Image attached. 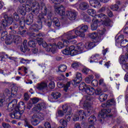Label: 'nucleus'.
<instances>
[{"mask_svg": "<svg viewBox=\"0 0 128 128\" xmlns=\"http://www.w3.org/2000/svg\"><path fill=\"white\" fill-rule=\"evenodd\" d=\"M44 2V0H27L26 4L20 6L18 10V12H20V14L22 16H26V12H30V10L33 14H38L40 12V10L41 8V14H40L38 17V20H39L38 21V24H34L32 26V28L34 30L38 31L42 30V22H46L44 16L48 14V20H52V12L48 10Z\"/></svg>", "mask_w": 128, "mask_h": 128, "instance_id": "1", "label": "nucleus"}, {"mask_svg": "<svg viewBox=\"0 0 128 128\" xmlns=\"http://www.w3.org/2000/svg\"><path fill=\"white\" fill-rule=\"evenodd\" d=\"M88 29V25H81L78 26L76 30H72L64 34L63 37L68 40H74V38H76L78 36H80V38H84V33Z\"/></svg>", "mask_w": 128, "mask_h": 128, "instance_id": "2", "label": "nucleus"}, {"mask_svg": "<svg viewBox=\"0 0 128 128\" xmlns=\"http://www.w3.org/2000/svg\"><path fill=\"white\" fill-rule=\"evenodd\" d=\"M18 104L17 100H14L8 104V110L9 112L13 111V112L10 114V116L12 118H16L20 120V116L24 114V110H20L18 106H16Z\"/></svg>", "mask_w": 128, "mask_h": 128, "instance_id": "3", "label": "nucleus"}, {"mask_svg": "<svg viewBox=\"0 0 128 128\" xmlns=\"http://www.w3.org/2000/svg\"><path fill=\"white\" fill-rule=\"evenodd\" d=\"M16 30H12L10 36L5 40L6 44H12V42H14V44H18V42L20 40V38L16 35Z\"/></svg>", "mask_w": 128, "mask_h": 128, "instance_id": "4", "label": "nucleus"}, {"mask_svg": "<svg viewBox=\"0 0 128 128\" xmlns=\"http://www.w3.org/2000/svg\"><path fill=\"white\" fill-rule=\"evenodd\" d=\"M2 21L0 22V30H4L5 28H6L8 26H10L12 24V20L10 18H8V15L6 14H4L1 16Z\"/></svg>", "mask_w": 128, "mask_h": 128, "instance_id": "5", "label": "nucleus"}, {"mask_svg": "<svg viewBox=\"0 0 128 128\" xmlns=\"http://www.w3.org/2000/svg\"><path fill=\"white\" fill-rule=\"evenodd\" d=\"M86 48V46H84V44H82V42H80L77 44L76 46L74 49V54L76 56V54H82L86 52L84 50Z\"/></svg>", "mask_w": 128, "mask_h": 128, "instance_id": "6", "label": "nucleus"}, {"mask_svg": "<svg viewBox=\"0 0 128 128\" xmlns=\"http://www.w3.org/2000/svg\"><path fill=\"white\" fill-rule=\"evenodd\" d=\"M124 35H120L116 40V44H120V46H122V48H126V46H127L128 44V41L126 39L124 40Z\"/></svg>", "mask_w": 128, "mask_h": 128, "instance_id": "7", "label": "nucleus"}, {"mask_svg": "<svg viewBox=\"0 0 128 128\" xmlns=\"http://www.w3.org/2000/svg\"><path fill=\"white\" fill-rule=\"evenodd\" d=\"M77 16L78 13L74 10H68L66 11L65 16H67L70 20H74Z\"/></svg>", "mask_w": 128, "mask_h": 128, "instance_id": "8", "label": "nucleus"}, {"mask_svg": "<svg viewBox=\"0 0 128 128\" xmlns=\"http://www.w3.org/2000/svg\"><path fill=\"white\" fill-rule=\"evenodd\" d=\"M54 10L58 14L59 16H64L66 14V8L64 6L61 5L60 6H54Z\"/></svg>", "mask_w": 128, "mask_h": 128, "instance_id": "9", "label": "nucleus"}, {"mask_svg": "<svg viewBox=\"0 0 128 128\" xmlns=\"http://www.w3.org/2000/svg\"><path fill=\"white\" fill-rule=\"evenodd\" d=\"M86 116V112L84 110H80L78 113H76L74 115L73 117V120L74 122H78L80 118L82 120H84Z\"/></svg>", "mask_w": 128, "mask_h": 128, "instance_id": "10", "label": "nucleus"}, {"mask_svg": "<svg viewBox=\"0 0 128 128\" xmlns=\"http://www.w3.org/2000/svg\"><path fill=\"white\" fill-rule=\"evenodd\" d=\"M74 50V46H71L69 47L68 49H65L62 50V54H65V56H69V54L70 56H76Z\"/></svg>", "mask_w": 128, "mask_h": 128, "instance_id": "11", "label": "nucleus"}, {"mask_svg": "<svg viewBox=\"0 0 128 128\" xmlns=\"http://www.w3.org/2000/svg\"><path fill=\"white\" fill-rule=\"evenodd\" d=\"M62 96V94L60 92H54L51 96L48 97V100L51 102H54V100H58Z\"/></svg>", "mask_w": 128, "mask_h": 128, "instance_id": "12", "label": "nucleus"}, {"mask_svg": "<svg viewBox=\"0 0 128 128\" xmlns=\"http://www.w3.org/2000/svg\"><path fill=\"white\" fill-rule=\"evenodd\" d=\"M46 108V103L42 102L40 104H38L37 105H36L32 110V112H40L42 110H44V108Z\"/></svg>", "mask_w": 128, "mask_h": 128, "instance_id": "13", "label": "nucleus"}, {"mask_svg": "<svg viewBox=\"0 0 128 128\" xmlns=\"http://www.w3.org/2000/svg\"><path fill=\"white\" fill-rule=\"evenodd\" d=\"M110 112H112V110L110 108L103 109L100 112L98 116L100 118H104L108 116V114H110Z\"/></svg>", "mask_w": 128, "mask_h": 128, "instance_id": "14", "label": "nucleus"}, {"mask_svg": "<svg viewBox=\"0 0 128 128\" xmlns=\"http://www.w3.org/2000/svg\"><path fill=\"white\" fill-rule=\"evenodd\" d=\"M99 23L100 21H98V19L94 18L92 20V23L90 26L92 30H98Z\"/></svg>", "mask_w": 128, "mask_h": 128, "instance_id": "15", "label": "nucleus"}, {"mask_svg": "<svg viewBox=\"0 0 128 128\" xmlns=\"http://www.w3.org/2000/svg\"><path fill=\"white\" fill-rule=\"evenodd\" d=\"M62 108L63 111L61 110H59L58 111V114L59 116H64V114L68 112V104H64L62 105Z\"/></svg>", "mask_w": 128, "mask_h": 128, "instance_id": "16", "label": "nucleus"}, {"mask_svg": "<svg viewBox=\"0 0 128 128\" xmlns=\"http://www.w3.org/2000/svg\"><path fill=\"white\" fill-rule=\"evenodd\" d=\"M89 36L91 38H92L93 40H95L96 42H101L102 39L100 38V36H98V33L94 32V33H90L89 34Z\"/></svg>", "mask_w": 128, "mask_h": 128, "instance_id": "17", "label": "nucleus"}, {"mask_svg": "<svg viewBox=\"0 0 128 128\" xmlns=\"http://www.w3.org/2000/svg\"><path fill=\"white\" fill-rule=\"evenodd\" d=\"M89 2L90 6L95 8H100L102 6L100 3L96 0H90Z\"/></svg>", "mask_w": 128, "mask_h": 128, "instance_id": "18", "label": "nucleus"}, {"mask_svg": "<svg viewBox=\"0 0 128 128\" xmlns=\"http://www.w3.org/2000/svg\"><path fill=\"white\" fill-rule=\"evenodd\" d=\"M63 43L62 42H58L57 44V46L58 48L61 49L64 46H68V45L70 44V41L64 39L62 40Z\"/></svg>", "mask_w": 128, "mask_h": 128, "instance_id": "19", "label": "nucleus"}, {"mask_svg": "<svg viewBox=\"0 0 128 128\" xmlns=\"http://www.w3.org/2000/svg\"><path fill=\"white\" fill-rule=\"evenodd\" d=\"M48 88V84L44 82H42L37 84L36 88L38 90H44V88Z\"/></svg>", "mask_w": 128, "mask_h": 128, "instance_id": "20", "label": "nucleus"}, {"mask_svg": "<svg viewBox=\"0 0 128 128\" xmlns=\"http://www.w3.org/2000/svg\"><path fill=\"white\" fill-rule=\"evenodd\" d=\"M85 92L89 96H94V92H96V90H94L92 87L88 86L85 90Z\"/></svg>", "mask_w": 128, "mask_h": 128, "instance_id": "21", "label": "nucleus"}, {"mask_svg": "<svg viewBox=\"0 0 128 128\" xmlns=\"http://www.w3.org/2000/svg\"><path fill=\"white\" fill-rule=\"evenodd\" d=\"M88 8H90V5L86 2H82L79 4V8L81 10H88Z\"/></svg>", "mask_w": 128, "mask_h": 128, "instance_id": "22", "label": "nucleus"}, {"mask_svg": "<svg viewBox=\"0 0 128 128\" xmlns=\"http://www.w3.org/2000/svg\"><path fill=\"white\" fill-rule=\"evenodd\" d=\"M36 117V116L34 115L31 118V124L33 126H38L40 124V120Z\"/></svg>", "mask_w": 128, "mask_h": 128, "instance_id": "23", "label": "nucleus"}, {"mask_svg": "<svg viewBox=\"0 0 128 128\" xmlns=\"http://www.w3.org/2000/svg\"><path fill=\"white\" fill-rule=\"evenodd\" d=\"M53 80H54L53 77L49 78V84L48 85V86L51 90H54V88H56V84H54V82Z\"/></svg>", "mask_w": 128, "mask_h": 128, "instance_id": "24", "label": "nucleus"}, {"mask_svg": "<svg viewBox=\"0 0 128 128\" xmlns=\"http://www.w3.org/2000/svg\"><path fill=\"white\" fill-rule=\"evenodd\" d=\"M94 46H96V44L94 42H86L85 44V48L86 50H92Z\"/></svg>", "mask_w": 128, "mask_h": 128, "instance_id": "25", "label": "nucleus"}, {"mask_svg": "<svg viewBox=\"0 0 128 128\" xmlns=\"http://www.w3.org/2000/svg\"><path fill=\"white\" fill-rule=\"evenodd\" d=\"M42 46H43V48H46V52H50V49L52 47V44H48L46 41H44L42 42Z\"/></svg>", "mask_w": 128, "mask_h": 128, "instance_id": "26", "label": "nucleus"}, {"mask_svg": "<svg viewBox=\"0 0 128 128\" xmlns=\"http://www.w3.org/2000/svg\"><path fill=\"white\" fill-rule=\"evenodd\" d=\"M22 22H24V24H28V26H30V24H32L34 19L32 18V16H28L26 20H23Z\"/></svg>", "mask_w": 128, "mask_h": 128, "instance_id": "27", "label": "nucleus"}, {"mask_svg": "<svg viewBox=\"0 0 128 128\" xmlns=\"http://www.w3.org/2000/svg\"><path fill=\"white\" fill-rule=\"evenodd\" d=\"M52 22L54 26H56V28H60V20L57 18H53Z\"/></svg>", "mask_w": 128, "mask_h": 128, "instance_id": "28", "label": "nucleus"}, {"mask_svg": "<svg viewBox=\"0 0 128 128\" xmlns=\"http://www.w3.org/2000/svg\"><path fill=\"white\" fill-rule=\"evenodd\" d=\"M102 24L106 26H112V21L107 18L106 20H103Z\"/></svg>", "mask_w": 128, "mask_h": 128, "instance_id": "29", "label": "nucleus"}, {"mask_svg": "<svg viewBox=\"0 0 128 128\" xmlns=\"http://www.w3.org/2000/svg\"><path fill=\"white\" fill-rule=\"evenodd\" d=\"M88 86H87L86 85V83L84 82H82L80 85L79 86V90H82L83 92H86V90L88 88Z\"/></svg>", "mask_w": 128, "mask_h": 128, "instance_id": "30", "label": "nucleus"}, {"mask_svg": "<svg viewBox=\"0 0 128 128\" xmlns=\"http://www.w3.org/2000/svg\"><path fill=\"white\" fill-rule=\"evenodd\" d=\"M8 18H12V22H14V20L16 22H18V20H20V16H18V13L16 12H14L13 14L12 18V17L8 16Z\"/></svg>", "mask_w": 128, "mask_h": 128, "instance_id": "31", "label": "nucleus"}, {"mask_svg": "<svg viewBox=\"0 0 128 128\" xmlns=\"http://www.w3.org/2000/svg\"><path fill=\"white\" fill-rule=\"evenodd\" d=\"M96 16L98 18H100V20L103 22L104 20H106V18H108V16L103 14H100L96 15Z\"/></svg>", "mask_w": 128, "mask_h": 128, "instance_id": "32", "label": "nucleus"}, {"mask_svg": "<svg viewBox=\"0 0 128 128\" xmlns=\"http://www.w3.org/2000/svg\"><path fill=\"white\" fill-rule=\"evenodd\" d=\"M87 13L88 14H90V16H96V12L94 9L88 10H87Z\"/></svg>", "mask_w": 128, "mask_h": 128, "instance_id": "33", "label": "nucleus"}, {"mask_svg": "<svg viewBox=\"0 0 128 128\" xmlns=\"http://www.w3.org/2000/svg\"><path fill=\"white\" fill-rule=\"evenodd\" d=\"M108 98V94H101L99 96V100L100 102H104Z\"/></svg>", "mask_w": 128, "mask_h": 128, "instance_id": "34", "label": "nucleus"}, {"mask_svg": "<svg viewBox=\"0 0 128 128\" xmlns=\"http://www.w3.org/2000/svg\"><path fill=\"white\" fill-rule=\"evenodd\" d=\"M72 116V112H67L66 116H65V118L66 120V122H70V118Z\"/></svg>", "mask_w": 128, "mask_h": 128, "instance_id": "35", "label": "nucleus"}, {"mask_svg": "<svg viewBox=\"0 0 128 128\" xmlns=\"http://www.w3.org/2000/svg\"><path fill=\"white\" fill-rule=\"evenodd\" d=\"M66 66L64 64H62L58 67V72H64L66 70Z\"/></svg>", "mask_w": 128, "mask_h": 128, "instance_id": "36", "label": "nucleus"}, {"mask_svg": "<svg viewBox=\"0 0 128 128\" xmlns=\"http://www.w3.org/2000/svg\"><path fill=\"white\" fill-rule=\"evenodd\" d=\"M20 64H26L30 62V60L28 59H24V58H20Z\"/></svg>", "mask_w": 128, "mask_h": 128, "instance_id": "37", "label": "nucleus"}, {"mask_svg": "<svg viewBox=\"0 0 128 128\" xmlns=\"http://www.w3.org/2000/svg\"><path fill=\"white\" fill-rule=\"evenodd\" d=\"M1 40H6V38H8V32L6 31L3 32L1 34Z\"/></svg>", "mask_w": 128, "mask_h": 128, "instance_id": "38", "label": "nucleus"}, {"mask_svg": "<svg viewBox=\"0 0 128 128\" xmlns=\"http://www.w3.org/2000/svg\"><path fill=\"white\" fill-rule=\"evenodd\" d=\"M92 80H94V76L90 75L88 76V77L86 78L85 82H86V84H90Z\"/></svg>", "mask_w": 128, "mask_h": 128, "instance_id": "39", "label": "nucleus"}, {"mask_svg": "<svg viewBox=\"0 0 128 128\" xmlns=\"http://www.w3.org/2000/svg\"><path fill=\"white\" fill-rule=\"evenodd\" d=\"M11 92H10V90H8V89H6L4 92V94L0 96H2V98H4V96L6 98V96H10V94Z\"/></svg>", "mask_w": 128, "mask_h": 128, "instance_id": "40", "label": "nucleus"}, {"mask_svg": "<svg viewBox=\"0 0 128 128\" xmlns=\"http://www.w3.org/2000/svg\"><path fill=\"white\" fill-rule=\"evenodd\" d=\"M34 116H36V118H38V120H42L44 116V114H42L41 112L38 113L37 114H34Z\"/></svg>", "mask_w": 128, "mask_h": 128, "instance_id": "41", "label": "nucleus"}, {"mask_svg": "<svg viewBox=\"0 0 128 128\" xmlns=\"http://www.w3.org/2000/svg\"><path fill=\"white\" fill-rule=\"evenodd\" d=\"M126 60H128V59H126V57L124 58V56L120 55L119 58V62L120 64H124V62H126Z\"/></svg>", "mask_w": 128, "mask_h": 128, "instance_id": "42", "label": "nucleus"}, {"mask_svg": "<svg viewBox=\"0 0 128 128\" xmlns=\"http://www.w3.org/2000/svg\"><path fill=\"white\" fill-rule=\"evenodd\" d=\"M70 82H68L63 86L64 90L66 92L68 90V88H70Z\"/></svg>", "mask_w": 128, "mask_h": 128, "instance_id": "43", "label": "nucleus"}, {"mask_svg": "<svg viewBox=\"0 0 128 128\" xmlns=\"http://www.w3.org/2000/svg\"><path fill=\"white\" fill-rule=\"evenodd\" d=\"M114 104H116V101L114 100V99H111L108 100L106 102L107 106H112Z\"/></svg>", "mask_w": 128, "mask_h": 128, "instance_id": "44", "label": "nucleus"}, {"mask_svg": "<svg viewBox=\"0 0 128 128\" xmlns=\"http://www.w3.org/2000/svg\"><path fill=\"white\" fill-rule=\"evenodd\" d=\"M28 44L30 48H34L36 46V39L34 40L29 41Z\"/></svg>", "mask_w": 128, "mask_h": 128, "instance_id": "45", "label": "nucleus"}, {"mask_svg": "<svg viewBox=\"0 0 128 128\" xmlns=\"http://www.w3.org/2000/svg\"><path fill=\"white\" fill-rule=\"evenodd\" d=\"M60 124H62L63 126H64L65 128H66L68 126V122H66L64 119H61L60 120Z\"/></svg>", "mask_w": 128, "mask_h": 128, "instance_id": "46", "label": "nucleus"}, {"mask_svg": "<svg viewBox=\"0 0 128 128\" xmlns=\"http://www.w3.org/2000/svg\"><path fill=\"white\" fill-rule=\"evenodd\" d=\"M76 76L77 80H78V81L77 82V84H80V82H82V74L80 72H77Z\"/></svg>", "mask_w": 128, "mask_h": 128, "instance_id": "47", "label": "nucleus"}, {"mask_svg": "<svg viewBox=\"0 0 128 128\" xmlns=\"http://www.w3.org/2000/svg\"><path fill=\"white\" fill-rule=\"evenodd\" d=\"M96 118L94 116H91L88 119V121L89 122H90L92 124H94V122H96Z\"/></svg>", "mask_w": 128, "mask_h": 128, "instance_id": "48", "label": "nucleus"}, {"mask_svg": "<svg viewBox=\"0 0 128 128\" xmlns=\"http://www.w3.org/2000/svg\"><path fill=\"white\" fill-rule=\"evenodd\" d=\"M8 58V54H5L4 52H0V62L4 58Z\"/></svg>", "mask_w": 128, "mask_h": 128, "instance_id": "49", "label": "nucleus"}, {"mask_svg": "<svg viewBox=\"0 0 128 128\" xmlns=\"http://www.w3.org/2000/svg\"><path fill=\"white\" fill-rule=\"evenodd\" d=\"M44 128H52V126H50V124L48 122H46L44 124ZM38 128H44L42 126H39Z\"/></svg>", "mask_w": 128, "mask_h": 128, "instance_id": "50", "label": "nucleus"}, {"mask_svg": "<svg viewBox=\"0 0 128 128\" xmlns=\"http://www.w3.org/2000/svg\"><path fill=\"white\" fill-rule=\"evenodd\" d=\"M51 52L52 54H56V52L57 48H56V44H54L52 46V47L50 48Z\"/></svg>", "mask_w": 128, "mask_h": 128, "instance_id": "51", "label": "nucleus"}, {"mask_svg": "<svg viewBox=\"0 0 128 128\" xmlns=\"http://www.w3.org/2000/svg\"><path fill=\"white\" fill-rule=\"evenodd\" d=\"M72 66L74 70H76V68H78V66H80V64H78V62H75L72 64Z\"/></svg>", "mask_w": 128, "mask_h": 128, "instance_id": "52", "label": "nucleus"}, {"mask_svg": "<svg viewBox=\"0 0 128 128\" xmlns=\"http://www.w3.org/2000/svg\"><path fill=\"white\" fill-rule=\"evenodd\" d=\"M102 89L98 88L96 90L94 93L97 96H100V94H102Z\"/></svg>", "mask_w": 128, "mask_h": 128, "instance_id": "53", "label": "nucleus"}, {"mask_svg": "<svg viewBox=\"0 0 128 128\" xmlns=\"http://www.w3.org/2000/svg\"><path fill=\"white\" fill-rule=\"evenodd\" d=\"M19 34H20L22 36H26L28 34V32L26 30H23L22 32H18Z\"/></svg>", "mask_w": 128, "mask_h": 128, "instance_id": "54", "label": "nucleus"}, {"mask_svg": "<svg viewBox=\"0 0 128 128\" xmlns=\"http://www.w3.org/2000/svg\"><path fill=\"white\" fill-rule=\"evenodd\" d=\"M100 86H106V83H104V80L101 78L99 80Z\"/></svg>", "mask_w": 128, "mask_h": 128, "instance_id": "55", "label": "nucleus"}, {"mask_svg": "<svg viewBox=\"0 0 128 128\" xmlns=\"http://www.w3.org/2000/svg\"><path fill=\"white\" fill-rule=\"evenodd\" d=\"M4 100H6V98L4 96L2 97L0 96V106H2V104Z\"/></svg>", "mask_w": 128, "mask_h": 128, "instance_id": "56", "label": "nucleus"}, {"mask_svg": "<svg viewBox=\"0 0 128 128\" xmlns=\"http://www.w3.org/2000/svg\"><path fill=\"white\" fill-rule=\"evenodd\" d=\"M98 80H94L92 82V86H98Z\"/></svg>", "mask_w": 128, "mask_h": 128, "instance_id": "57", "label": "nucleus"}, {"mask_svg": "<svg viewBox=\"0 0 128 128\" xmlns=\"http://www.w3.org/2000/svg\"><path fill=\"white\" fill-rule=\"evenodd\" d=\"M111 10H118V6L117 4H114L110 6Z\"/></svg>", "mask_w": 128, "mask_h": 128, "instance_id": "58", "label": "nucleus"}, {"mask_svg": "<svg viewBox=\"0 0 128 128\" xmlns=\"http://www.w3.org/2000/svg\"><path fill=\"white\" fill-rule=\"evenodd\" d=\"M36 40L39 46H42L44 42L42 38H36Z\"/></svg>", "mask_w": 128, "mask_h": 128, "instance_id": "59", "label": "nucleus"}, {"mask_svg": "<svg viewBox=\"0 0 128 128\" xmlns=\"http://www.w3.org/2000/svg\"><path fill=\"white\" fill-rule=\"evenodd\" d=\"M122 68L123 70H128V63H124L122 65Z\"/></svg>", "mask_w": 128, "mask_h": 128, "instance_id": "60", "label": "nucleus"}, {"mask_svg": "<svg viewBox=\"0 0 128 128\" xmlns=\"http://www.w3.org/2000/svg\"><path fill=\"white\" fill-rule=\"evenodd\" d=\"M90 69L88 68H84L82 70V72H83V74H88V72H90Z\"/></svg>", "mask_w": 128, "mask_h": 128, "instance_id": "61", "label": "nucleus"}, {"mask_svg": "<svg viewBox=\"0 0 128 128\" xmlns=\"http://www.w3.org/2000/svg\"><path fill=\"white\" fill-rule=\"evenodd\" d=\"M16 92H18V87L14 86L12 88V94H16Z\"/></svg>", "mask_w": 128, "mask_h": 128, "instance_id": "62", "label": "nucleus"}, {"mask_svg": "<svg viewBox=\"0 0 128 128\" xmlns=\"http://www.w3.org/2000/svg\"><path fill=\"white\" fill-rule=\"evenodd\" d=\"M106 32V28H104L102 30H98V34L100 36H102V34H104Z\"/></svg>", "mask_w": 128, "mask_h": 128, "instance_id": "63", "label": "nucleus"}, {"mask_svg": "<svg viewBox=\"0 0 128 128\" xmlns=\"http://www.w3.org/2000/svg\"><path fill=\"white\" fill-rule=\"evenodd\" d=\"M2 126H3L4 128H10V125L8 124H6L5 122H4L2 124Z\"/></svg>", "mask_w": 128, "mask_h": 128, "instance_id": "64", "label": "nucleus"}]
</instances>
